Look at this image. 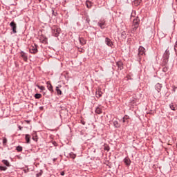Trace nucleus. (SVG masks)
I'll return each instance as SVG.
<instances>
[{
  "mask_svg": "<svg viewBox=\"0 0 177 177\" xmlns=\"http://www.w3.org/2000/svg\"><path fill=\"white\" fill-rule=\"evenodd\" d=\"M10 27H11V30L12 31V34H17V24L15 22V21H12L10 23Z\"/></svg>",
  "mask_w": 177,
  "mask_h": 177,
  "instance_id": "4",
  "label": "nucleus"
},
{
  "mask_svg": "<svg viewBox=\"0 0 177 177\" xmlns=\"http://www.w3.org/2000/svg\"><path fill=\"white\" fill-rule=\"evenodd\" d=\"M142 2V0H134L133 1V3L135 5V6H139V5H140Z\"/></svg>",
  "mask_w": 177,
  "mask_h": 177,
  "instance_id": "26",
  "label": "nucleus"
},
{
  "mask_svg": "<svg viewBox=\"0 0 177 177\" xmlns=\"http://www.w3.org/2000/svg\"><path fill=\"white\" fill-rule=\"evenodd\" d=\"M79 42L81 45H86V40L84 39V37H79Z\"/></svg>",
  "mask_w": 177,
  "mask_h": 177,
  "instance_id": "18",
  "label": "nucleus"
},
{
  "mask_svg": "<svg viewBox=\"0 0 177 177\" xmlns=\"http://www.w3.org/2000/svg\"><path fill=\"white\" fill-rule=\"evenodd\" d=\"M46 84H47V88H48V91H50V92L51 93H53V92H54L53 86H52V84H50V82H47Z\"/></svg>",
  "mask_w": 177,
  "mask_h": 177,
  "instance_id": "11",
  "label": "nucleus"
},
{
  "mask_svg": "<svg viewBox=\"0 0 177 177\" xmlns=\"http://www.w3.org/2000/svg\"><path fill=\"white\" fill-rule=\"evenodd\" d=\"M34 97L36 99H41V97H42V95H41V93H36V94H35Z\"/></svg>",
  "mask_w": 177,
  "mask_h": 177,
  "instance_id": "32",
  "label": "nucleus"
},
{
  "mask_svg": "<svg viewBox=\"0 0 177 177\" xmlns=\"http://www.w3.org/2000/svg\"><path fill=\"white\" fill-rule=\"evenodd\" d=\"M60 175H61L62 176H64V175H65L64 171H61Z\"/></svg>",
  "mask_w": 177,
  "mask_h": 177,
  "instance_id": "41",
  "label": "nucleus"
},
{
  "mask_svg": "<svg viewBox=\"0 0 177 177\" xmlns=\"http://www.w3.org/2000/svg\"><path fill=\"white\" fill-rule=\"evenodd\" d=\"M18 129L19 131H21V129H23V127L21 126H18Z\"/></svg>",
  "mask_w": 177,
  "mask_h": 177,
  "instance_id": "42",
  "label": "nucleus"
},
{
  "mask_svg": "<svg viewBox=\"0 0 177 177\" xmlns=\"http://www.w3.org/2000/svg\"><path fill=\"white\" fill-rule=\"evenodd\" d=\"M162 88V84L157 83L155 85V89L160 93L161 92V89Z\"/></svg>",
  "mask_w": 177,
  "mask_h": 177,
  "instance_id": "8",
  "label": "nucleus"
},
{
  "mask_svg": "<svg viewBox=\"0 0 177 177\" xmlns=\"http://www.w3.org/2000/svg\"><path fill=\"white\" fill-rule=\"evenodd\" d=\"M41 1H42V0H39V2H41Z\"/></svg>",
  "mask_w": 177,
  "mask_h": 177,
  "instance_id": "49",
  "label": "nucleus"
},
{
  "mask_svg": "<svg viewBox=\"0 0 177 177\" xmlns=\"http://www.w3.org/2000/svg\"><path fill=\"white\" fill-rule=\"evenodd\" d=\"M32 139L35 142H38V136L37 135V132L34 131L32 134Z\"/></svg>",
  "mask_w": 177,
  "mask_h": 177,
  "instance_id": "14",
  "label": "nucleus"
},
{
  "mask_svg": "<svg viewBox=\"0 0 177 177\" xmlns=\"http://www.w3.org/2000/svg\"><path fill=\"white\" fill-rule=\"evenodd\" d=\"M6 143H8V140L6 138L3 139V145L6 146Z\"/></svg>",
  "mask_w": 177,
  "mask_h": 177,
  "instance_id": "36",
  "label": "nucleus"
},
{
  "mask_svg": "<svg viewBox=\"0 0 177 177\" xmlns=\"http://www.w3.org/2000/svg\"><path fill=\"white\" fill-rule=\"evenodd\" d=\"M116 66H118L119 70H122L124 68V63L121 61L116 62Z\"/></svg>",
  "mask_w": 177,
  "mask_h": 177,
  "instance_id": "13",
  "label": "nucleus"
},
{
  "mask_svg": "<svg viewBox=\"0 0 177 177\" xmlns=\"http://www.w3.org/2000/svg\"><path fill=\"white\" fill-rule=\"evenodd\" d=\"M26 122H27L28 124H30V120H27Z\"/></svg>",
  "mask_w": 177,
  "mask_h": 177,
  "instance_id": "46",
  "label": "nucleus"
},
{
  "mask_svg": "<svg viewBox=\"0 0 177 177\" xmlns=\"http://www.w3.org/2000/svg\"><path fill=\"white\" fill-rule=\"evenodd\" d=\"M135 15H136V11H133L131 15V17H135Z\"/></svg>",
  "mask_w": 177,
  "mask_h": 177,
  "instance_id": "39",
  "label": "nucleus"
},
{
  "mask_svg": "<svg viewBox=\"0 0 177 177\" xmlns=\"http://www.w3.org/2000/svg\"><path fill=\"white\" fill-rule=\"evenodd\" d=\"M56 160H57V158H53V162H55L56 161Z\"/></svg>",
  "mask_w": 177,
  "mask_h": 177,
  "instance_id": "45",
  "label": "nucleus"
},
{
  "mask_svg": "<svg viewBox=\"0 0 177 177\" xmlns=\"http://www.w3.org/2000/svg\"><path fill=\"white\" fill-rule=\"evenodd\" d=\"M174 50H175V53H177V41H176V43L174 44Z\"/></svg>",
  "mask_w": 177,
  "mask_h": 177,
  "instance_id": "37",
  "label": "nucleus"
},
{
  "mask_svg": "<svg viewBox=\"0 0 177 177\" xmlns=\"http://www.w3.org/2000/svg\"><path fill=\"white\" fill-rule=\"evenodd\" d=\"M84 20H85L86 23L89 26V23L91 22V19L89 18V16L86 15L83 17Z\"/></svg>",
  "mask_w": 177,
  "mask_h": 177,
  "instance_id": "19",
  "label": "nucleus"
},
{
  "mask_svg": "<svg viewBox=\"0 0 177 177\" xmlns=\"http://www.w3.org/2000/svg\"><path fill=\"white\" fill-rule=\"evenodd\" d=\"M105 44L106 45H107V46H109L110 48H113V46L114 45V44H113V41L109 37L105 38Z\"/></svg>",
  "mask_w": 177,
  "mask_h": 177,
  "instance_id": "7",
  "label": "nucleus"
},
{
  "mask_svg": "<svg viewBox=\"0 0 177 177\" xmlns=\"http://www.w3.org/2000/svg\"><path fill=\"white\" fill-rule=\"evenodd\" d=\"M163 59H169V50L167 49L163 55Z\"/></svg>",
  "mask_w": 177,
  "mask_h": 177,
  "instance_id": "15",
  "label": "nucleus"
},
{
  "mask_svg": "<svg viewBox=\"0 0 177 177\" xmlns=\"http://www.w3.org/2000/svg\"><path fill=\"white\" fill-rule=\"evenodd\" d=\"M161 66L163 67L162 69V71L163 73H167V71H168V70H169V66L165 65V66Z\"/></svg>",
  "mask_w": 177,
  "mask_h": 177,
  "instance_id": "23",
  "label": "nucleus"
},
{
  "mask_svg": "<svg viewBox=\"0 0 177 177\" xmlns=\"http://www.w3.org/2000/svg\"><path fill=\"white\" fill-rule=\"evenodd\" d=\"M21 57H22L23 60L24 62H27L28 60V57H27V54L24 53V51L20 52Z\"/></svg>",
  "mask_w": 177,
  "mask_h": 177,
  "instance_id": "9",
  "label": "nucleus"
},
{
  "mask_svg": "<svg viewBox=\"0 0 177 177\" xmlns=\"http://www.w3.org/2000/svg\"><path fill=\"white\" fill-rule=\"evenodd\" d=\"M42 109H44V107H43V106H41V107H40V110H42Z\"/></svg>",
  "mask_w": 177,
  "mask_h": 177,
  "instance_id": "47",
  "label": "nucleus"
},
{
  "mask_svg": "<svg viewBox=\"0 0 177 177\" xmlns=\"http://www.w3.org/2000/svg\"><path fill=\"white\" fill-rule=\"evenodd\" d=\"M86 6L88 9H91V8H92V2H91L90 1H86Z\"/></svg>",
  "mask_w": 177,
  "mask_h": 177,
  "instance_id": "27",
  "label": "nucleus"
},
{
  "mask_svg": "<svg viewBox=\"0 0 177 177\" xmlns=\"http://www.w3.org/2000/svg\"><path fill=\"white\" fill-rule=\"evenodd\" d=\"M95 95H96V97L99 99V97H102V95H103V92H102V91L100 90H98L97 91H96Z\"/></svg>",
  "mask_w": 177,
  "mask_h": 177,
  "instance_id": "20",
  "label": "nucleus"
},
{
  "mask_svg": "<svg viewBox=\"0 0 177 177\" xmlns=\"http://www.w3.org/2000/svg\"><path fill=\"white\" fill-rule=\"evenodd\" d=\"M60 117H61V118H62V115H60Z\"/></svg>",
  "mask_w": 177,
  "mask_h": 177,
  "instance_id": "48",
  "label": "nucleus"
},
{
  "mask_svg": "<svg viewBox=\"0 0 177 177\" xmlns=\"http://www.w3.org/2000/svg\"><path fill=\"white\" fill-rule=\"evenodd\" d=\"M168 60L167 58H163L161 66H167L168 64Z\"/></svg>",
  "mask_w": 177,
  "mask_h": 177,
  "instance_id": "25",
  "label": "nucleus"
},
{
  "mask_svg": "<svg viewBox=\"0 0 177 177\" xmlns=\"http://www.w3.org/2000/svg\"><path fill=\"white\" fill-rule=\"evenodd\" d=\"M30 139H31V136L30 134H25V140L28 145H30V143H31Z\"/></svg>",
  "mask_w": 177,
  "mask_h": 177,
  "instance_id": "12",
  "label": "nucleus"
},
{
  "mask_svg": "<svg viewBox=\"0 0 177 177\" xmlns=\"http://www.w3.org/2000/svg\"><path fill=\"white\" fill-rule=\"evenodd\" d=\"M30 53H32L35 55V53H38V45L34 44L32 47L30 48Z\"/></svg>",
  "mask_w": 177,
  "mask_h": 177,
  "instance_id": "5",
  "label": "nucleus"
},
{
  "mask_svg": "<svg viewBox=\"0 0 177 177\" xmlns=\"http://www.w3.org/2000/svg\"><path fill=\"white\" fill-rule=\"evenodd\" d=\"M52 15L53 16H56V15H57V12H55V8H52Z\"/></svg>",
  "mask_w": 177,
  "mask_h": 177,
  "instance_id": "38",
  "label": "nucleus"
},
{
  "mask_svg": "<svg viewBox=\"0 0 177 177\" xmlns=\"http://www.w3.org/2000/svg\"><path fill=\"white\" fill-rule=\"evenodd\" d=\"M140 24V19H139V17H136L133 20V28L131 29V32H136L138 28H139V25Z\"/></svg>",
  "mask_w": 177,
  "mask_h": 177,
  "instance_id": "2",
  "label": "nucleus"
},
{
  "mask_svg": "<svg viewBox=\"0 0 177 177\" xmlns=\"http://www.w3.org/2000/svg\"><path fill=\"white\" fill-rule=\"evenodd\" d=\"M95 111L96 114H102V113H103L102 108H100L99 106H97L95 108Z\"/></svg>",
  "mask_w": 177,
  "mask_h": 177,
  "instance_id": "21",
  "label": "nucleus"
},
{
  "mask_svg": "<svg viewBox=\"0 0 177 177\" xmlns=\"http://www.w3.org/2000/svg\"><path fill=\"white\" fill-rule=\"evenodd\" d=\"M42 174H43L42 170H40V171L36 174V177L42 176Z\"/></svg>",
  "mask_w": 177,
  "mask_h": 177,
  "instance_id": "35",
  "label": "nucleus"
},
{
  "mask_svg": "<svg viewBox=\"0 0 177 177\" xmlns=\"http://www.w3.org/2000/svg\"><path fill=\"white\" fill-rule=\"evenodd\" d=\"M16 150L20 153V151H23V147L19 145L16 147Z\"/></svg>",
  "mask_w": 177,
  "mask_h": 177,
  "instance_id": "31",
  "label": "nucleus"
},
{
  "mask_svg": "<svg viewBox=\"0 0 177 177\" xmlns=\"http://www.w3.org/2000/svg\"><path fill=\"white\" fill-rule=\"evenodd\" d=\"M113 127H115V128H120L121 127V124H120V123H118V121H117V120H113Z\"/></svg>",
  "mask_w": 177,
  "mask_h": 177,
  "instance_id": "22",
  "label": "nucleus"
},
{
  "mask_svg": "<svg viewBox=\"0 0 177 177\" xmlns=\"http://www.w3.org/2000/svg\"><path fill=\"white\" fill-rule=\"evenodd\" d=\"M124 164H125L126 167H129L131 165V159L128 157H126L123 160Z\"/></svg>",
  "mask_w": 177,
  "mask_h": 177,
  "instance_id": "10",
  "label": "nucleus"
},
{
  "mask_svg": "<svg viewBox=\"0 0 177 177\" xmlns=\"http://www.w3.org/2000/svg\"><path fill=\"white\" fill-rule=\"evenodd\" d=\"M104 150H106V151H110V147H105Z\"/></svg>",
  "mask_w": 177,
  "mask_h": 177,
  "instance_id": "40",
  "label": "nucleus"
},
{
  "mask_svg": "<svg viewBox=\"0 0 177 177\" xmlns=\"http://www.w3.org/2000/svg\"><path fill=\"white\" fill-rule=\"evenodd\" d=\"M144 56H146V48L145 47L140 46L138 50V54L136 55V60L141 64L142 59Z\"/></svg>",
  "mask_w": 177,
  "mask_h": 177,
  "instance_id": "1",
  "label": "nucleus"
},
{
  "mask_svg": "<svg viewBox=\"0 0 177 177\" xmlns=\"http://www.w3.org/2000/svg\"><path fill=\"white\" fill-rule=\"evenodd\" d=\"M97 26L100 27L101 30H104L106 28V20L100 19L97 23Z\"/></svg>",
  "mask_w": 177,
  "mask_h": 177,
  "instance_id": "6",
  "label": "nucleus"
},
{
  "mask_svg": "<svg viewBox=\"0 0 177 177\" xmlns=\"http://www.w3.org/2000/svg\"><path fill=\"white\" fill-rule=\"evenodd\" d=\"M121 37L123 38V39H125V38H127V32L122 31L121 33Z\"/></svg>",
  "mask_w": 177,
  "mask_h": 177,
  "instance_id": "30",
  "label": "nucleus"
},
{
  "mask_svg": "<svg viewBox=\"0 0 177 177\" xmlns=\"http://www.w3.org/2000/svg\"><path fill=\"white\" fill-rule=\"evenodd\" d=\"M122 122H127V124L129 123V117L127 115H125L122 118Z\"/></svg>",
  "mask_w": 177,
  "mask_h": 177,
  "instance_id": "16",
  "label": "nucleus"
},
{
  "mask_svg": "<svg viewBox=\"0 0 177 177\" xmlns=\"http://www.w3.org/2000/svg\"><path fill=\"white\" fill-rule=\"evenodd\" d=\"M1 162H3V164L4 165H6V167H11L10 162H9V160H8L3 159V160H1Z\"/></svg>",
  "mask_w": 177,
  "mask_h": 177,
  "instance_id": "17",
  "label": "nucleus"
},
{
  "mask_svg": "<svg viewBox=\"0 0 177 177\" xmlns=\"http://www.w3.org/2000/svg\"><path fill=\"white\" fill-rule=\"evenodd\" d=\"M169 108L171 110H173V111H176V106L174 105V103L169 104Z\"/></svg>",
  "mask_w": 177,
  "mask_h": 177,
  "instance_id": "29",
  "label": "nucleus"
},
{
  "mask_svg": "<svg viewBox=\"0 0 177 177\" xmlns=\"http://www.w3.org/2000/svg\"><path fill=\"white\" fill-rule=\"evenodd\" d=\"M55 91L57 92V95L58 96H60V95H62V90L59 88V86H56V88H55Z\"/></svg>",
  "mask_w": 177,
  "mask_h": 177,
  "instance_id": "24",
  "label": "nucleus"
},
{
  "mask_svg": "<svg viewBox=\"0 0 177 177\" xmlns=\"http://www.w3.org/2000/svg\"><path fill=\"white\" fill-rule=\"evenodd\" d=\"M60 28L57 26H54L51 28V32L53 37H59V35H60Z\"/></svg>",
  "mask_w": 177,
  "mask_h": 177,
  "instance_id": "3",
  "label": "nucleus"
},
{
  "mask_svg": "<svg viewBox=\"0 0 177 177\" xmlns=\"http://www.w3.org/2000/svg\"><path fill=\"white\" fill-rule=\"evenodd\" d=\"M37 87L38 88V89H40V91H45V86H39L37 84Z\"/></svg>",
  "mask_w": 177,
  "mask_h": 177,
  "instance_id": "33",
  "label": "nucleus"
},
{
  "mask_svg": "<svg viewBox=\"0 0 177 177\" xmlns=\"http://www.w3.org/2000/svg\"><path fill=\"white\" fill-rule=\"evenodd\" d=\"M69 157L71 158H73V160H75V158L77 157V155L75 153H73V152H71L69 153Z\"/></svg>",
  "mask_w": 177,
  "mask_h": 177,
  "instance_id": "28",
  "label": "nucleus"
},
{
  "mask_svg": "<svg viewBox=\"0 0 177 177\" xmlns=\"http://www.w3.org/2000/svg\"><path fill=\"white\" fill-rule=\"evenodd\" d=\"M6 169H8V167H6V166L0 165V171H6Z\"/></svg>",
  "mask_w": 177,
  "mask_h": 177,
  "instance_id": "34",
  "label": "nucleus"
},
{
  "mask_svg": "<svg viewBox=\"0 0 177 177\" xmlns=\"http://www.w3.org/2000/svg\"><path fill=\"white\" fill-rule=\"evenodd\" d=\"M127 81H129V80H132V78H131V76H127Z\"/></svg>",
  "mask_w": 177,
  "mask_h": 177,
  "instance_id": "43",
  "label": "nucleus"
},
{
  "mask_svg": "<svg viewBox=\"0 0 177 177\" xmlns=\"http://www.w3.org/2000/svg\"><path fill=\"white\" fill-rule=\"evenodd\" d=\"M81 123L82 124V125H85V122H84V121H81Z\"/></svg>",
  "mask_w": 177,
  "mask_h": 177,
  "instance_id": "44",
  "label": "nucleus"
}]
</instances>
